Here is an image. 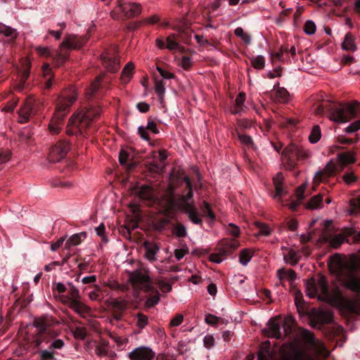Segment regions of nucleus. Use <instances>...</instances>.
Instances as JSON below:
<instances>
[{"instance_id": "1", "label": "nucleus", "mask_w": 360, "mask_h": 360, "mask_svg": "<svg viewBox=\"0 0 360 360\" xmlns=\"http://www.w3.org/2000/svg\"><path fill=\"white\" fill-rule=\"evenodd\" d=\"M265 336L276 340H285L278 356L271 350L270 342L266 341L261 347L257 360H292V315L271 318L266 326L262 329Z\"/></svg>"}, {"instance_id": "2", "label": "nucleus", "mask_w": 360, "mask_h": 360, "mask_svg": "<svg viewBox=\"0 0 360 360\" xmlns=\"http://www.w3.org/2000/svg\"><path fill=\"white\" fill-rule=\"evenodd\" d=\"M328 356L329 351L313 332L294 324V360H316Z\"/></svg>"}, {"instance_id": "3", "label": "nucleus", "mask_w": 360, "mask_h": 360, "mask_svg": "<svg viewBox=\"0 0 360 360\" xmlns=\"http://www.w3.org/2000/svg\"><path fill=\"white\" fill-rule=\"evenodd\" d=\"M77 94L74 88L65 90L58 96L54 117L49 125L51 133L53 134H59L63 119L68 113L70 106L77 100Z\"/></svg>"}, {"instance_id": "4", "label": "nucleus", "mask_w": 360, "mask_h": 360, "mask_svg": "<svg viewBox=\"0 0 360 360\" xmlns=\"http://www.w3.org/2000/svg\"><path fill=\"white\" fill-rule=\"evenodd\" d=\"M333 271L346 288L360 294V276L358 274L356 264L344 263L340 259H338Z\"/></svg>"}, {"instance_id": "5", "label": "nucleus", "mask_w": 360, "mask_h": 360, "mask_svg": "<svg viewBox=\"0 0 360 360\" xmlns=\"http://www.w3.org/2000/svg\"><path fill=\"white\" fill-rule=\"evenodd\" d=\"M294 304L295 305L297 312L300 316H308L311 322L312 326L320 327L326 323H329L333 321L332 315L324 311H318L315 308L310 307L301 297L300 291L296 290L294 288Z\"/></svg>"}, {"instance_id": "6", "label": "nucleus", "mask_w": 360, "mask_h": 360, "mask_svg": "<svg viewBox=\"0 0 360 360\" xmlns=\"http://www.w3.org/2000/svg\"><path fill=\"white\" fill-rule=\"evenodd\" d=\"M326 108L329 118L336 122H347L360 117V103L357 101L329 104Z\"/></svg>"}, {"instance_id": "7", "label": "nucleus", "mask_w": 360, "mask_h": 360, "mask_svg": "<svg viewBox=\"0 0 360 360\" xmlns=\"http://www.w3.org/2000/svg\"><path fill=\"white\" fill-rule=\"evenodd\" d=\"M355 155L356 153L353 151L338 153L339 165L331 160L322 170L316 174L314 184L318 185L321 182L326 181L329 177L334 176L337 171H342L347 165L354 163L356 162Z\"/></svg>"}, {"instance_id": "8", "label": "nucleus", "mask_w": 360, "mask_h": 360, "mask_svg": "<svg viewBox=\"0 0 360 360\" xmlns=\"http://www.w3.org/2000/svg\"><path fill=\"white\" fill-rule=\"evenodd\" d=\"M129 281L134 288L142 290L146 292H151V295L146 300V304L148 307L156 305L160 301V294L153 286V282L149 276L140 271H134L130 273Z\"/></svg>"}, {"instance_id": "9", "label": "nucleus", "mask_w": 360, "mask_h": 360, "mask_svg": "<svg viewBox=\"0 0 360 360\" xmlns=\"http://www.w3.org/2000/svg\"><path fill=\"white\" fill-rule=\"evenodd\" d=\"M101 109L99 105L89 104L81 111L78 112L72 120V124L77 126L81 133L86 131L94 122L100 117Z\"/></svg>"}, {"instance_id": "10", "label": "nucleus", "mask_w": 360, "mask_h": 360, "mask_svg": "<svg viewBox=\"0 0 360 360\" xmlns=\"http://www.w3.org/2000/svg\"><path fill=\"white\" fill-rule=\"evenodd\" d=\"M68 295L61 296L62 302L81 317L85 318L91 314V308L80 301L79 291L72 283H68Z\"/></svg>"}, {"instance_id": "11", "label": "nucleus", "mask_w": 360, "mask_h": 360, "mask_svg": "<svg viewBox=\"0 0 360 360\" xmlns=\"http://www.w3.org/2000/svg\"><path fill=\"white\" fill-rule=\"evenodd\" d=\"M89 37L86 35L79 36L77 34H68L60 44L61 51L56 52L54 59L57 65L63 64L68 60L69 53L67 49H80L88 41Z\"/></svg>"}, {"instance_id": "12", "label": "nucleus", "mask_w": 360, "mask_h": 360, "mask_svg": "<svg viewBox=\"0 0 360 360\" xmlns=\"http://www.w3.org/2000/svg\"><path fill=\"white\" fill-rule=\"evenodd\" d=\"M44 108V103L42 98L34 96H28L19 110V122H27L30 117L41 114Z\"/></svg>"}, {"instance_id": "13", "label": "nucleus", "mask_w": 360, "mask_h": 360, "mask_svg": "<svg viewBox=\"0 0 360 360\" xmlns=\"http://www.w3.org/2000/svg\"><path fill=\"white\" fill-rule=\"evenodd\" d=\"M284 176L281 172L273 179L274 186L275 187V193L273 194V198L283 207H286L289 210H292V194L286 191L283 186Z\"/></svg>"}, {"instance_id": "14", "label": "nucleus", "mask_w": 360, "mask_h": 360, "mask_svg": "<svg viewBox=\"0 0 360 360\" xmlns=\"http://www.w3.org/2000/svg\"><path fill=\"white\" fill-rule=\"evenodd\" d=\"M115 11L110 13L115 19H120L121 14L125 19L138 16L141 12V5L139 3L128 2L125 0H118Z\"/></svg>"}, {"instance_id": "15", "label": "nucleus", "mask_w": 360, "mask_h": 360, "mask_svg": "<svg viewBox=\"0 0 360 360\" xmlns=\"http://www.w3.org/2000/svg\"><path fill=\"white\" fill-rule=\"evenodd\" d=\"M239 246V243L235 239L224 238L217 246V252L210 255L212 262L220 263L227 256L231 255Z\"/></svg>"}, {"instance_id": "16", "label": "nucleus", "mask_w": 360, "mask_h": 360, "mask_svg": "<svg viewBox=\"0 0 360 360\" xmlns=\"http://www.w3.org/2000/svg\"><path fill=\"white\" fill-rule=\"evenodd\" d=\"M312 287L314 288V296H316L319 300L326 302L331 300L329 286L324 276H321L317 281L313 283Z\"/></svg>"}, {"instance_id": "17", "label": "nucleus", "mask_w": 360, "mask_h": 360, "mask_svg": "<svg viewBox=\"0 0 360 360\" xmlns=\"http://www.w3.org/2000/svg\"><path fill=\"white\" fill-rule=\"evenodd\" d=\"M70 149V144L66 141H59L53 145L49 154V160L52 162H60Z\"/></svg>"}, {"instance_id": "18", "label": "nucleus", "mask_w": 360, "mask_h": 360, "mask_svg": "<svg viewBox=\"0 0 360 360\" xmlns=\"http://www.w3.org/2000/svg\"><path fill=\"white\" fill-rule=\"evenodd\" d=\"M51 319L48 316L36 318L34 326L39 329L38 335L34 340L35 346L39 347L43 340V335L49 333V328L51 326Z\"/></svg>"}, {"instance_id": "19", "label": "nucleus", "mask_w": 360, "mask_h": 360, "mask_svg": "<svg viewBox=\"0 0 360 360\" xmlns=\"http://www.w3.org/2000/svg\"><path fill=\"white\" fill-rule=\"evenodd\" d=\"M155 356V353L147 347L136 348L129 354L131 360H153Z\"/></svg>"}, {"instance_id": "20", "label": "nucleus", "mask_w": 360, "mask_h": 360, "mask_svg": "<svg viewBox=\"0 0 360 360\" xmlns=\"http://www.w3.org/2000/svg\"><path fill=\"white\" fill-rule=\"evenodd\" d=\"M127 305V302L124 300L113 299L110 303L113 319L116 321L121 320Z\"/></svg>"}, {"instance_id": "21", "label": "nucleus", "mask_w": 360, "mask_h": 360, "mask_svg": "<svg viewBox=\"0 0 360 360\" xmlns=\"http://www.w3.org/2000/svg\"><path fill=\"white\" fill-rule=\"evenodd\" d=\"M277 277L279 283L285 289L291 292L292 290V269L285 268L277 271Z\"/></svg>"}, {"instance_id": "22", "label": "nucleus", "mask_w": 360, "mask_h": 360, "mask_svg": "<svg viewBox=\"0 0 360 360\" xmlns=\"http://www.w3.org/2000/svg\"><path fill=\"white\" fill-rule=\"evenodd\" d=\"M102 76L96 77L95 80L91 84L90 87L86 90V98L89 101L93 98H100L102 96Z\"/></svg>"}, {"instance_id": "23", "label": "nucleus", "mask_w": 360, "mask_h": 360, "mask_svg": "<svg viewBox=\"0 0 360 360\" xmlns=\"http://www.w3.org/2000/svg\"><path fill=\"white\" fill-rule=\"evenodd\" d=\"M311 158V152L304 146L297 145L294 143V161L297 164H304Z\"/></svg>"}, {"instance_id": "24", "label": "nucleus", "mask_w": 360, "mask_h": 360, "mask_svg": "<svg viewBox=\"0 0 360 360\" xmlns=\"http://www.w3.org/2000/svg\"><path fill=\"white\" fill-rule=\"evenodd\" d=\"M148 131H150L155 134H159V129L157 127V124L155 122L154 119L152 117H149L148 119L146 127L141 126L138 128L139 135L146 141L150 140V136L148 133Z\"/></svg>"}, {"instance_id": "25", "label": "nucleus", "mask_w": 360, "mask_h": 360, "mask_svg": "<svg viewBox=\"0 0 360 360\" xmlns=\"http://www.w3.org/2000/svg\"><path fill=\"white\" fill-rule=\"evenodd\" d=\"M184 211L187 214L188 219L195 224H202L201 216L193 204L186 202L184 205Z\"/></svg>"}, {"instance_id": "26", "label": "nucleus", "mask_w": 360, "mask_h": 360, "mask_svg": "<svg viewBox=\"0 0 360 360\" xmlns=\"http://www.w3.org/2000/svg\"><path fill=\"white\" fill-rule=\"evenodd\" d=\"M292 140H290L288 145L281 152V163L283 167L288 171L292 170Z\"/></svg>"}, {"instance_id": "27", "label": "nucleus", "mask_w": 360, "mask_h": 360, "mask_svg": "<svg viewBox=\"0 0 360 360\" xmlns=\"http://www.w3.org/2000/svg\"><path fill=\"white\" fill-rule=\"evenodd\" d=\"M103 63L108 72H116L120 69L119 60L108 53L101 56Z\"/></svg>"}, {"instance_id": "28", "label": "nucleus", "mask_w": 360, "mask_h": 360, "mask_svg": "<svg viewBox=\"0 0 360 360\" xmlns=\"http://www.w3.org/2000/svg\"><path fill=\"white\" fill-rule=\"evenodd\" d=\"M137 194L141 199L146 200L149 203H153L155 201L154 190L148 185H143L141 186Z\"/></svg>"}, {"instance_id": "29", "label": "nucleus", "mask_w": 360, "mask_h": 360, "mask_svg": "<svg viewBox=\"0 0 360 360\" xmlns=\"http://www.w3.org/2000/svg\"><path fill=\"white\" fill-rule=\"evenodd\" d=\"M178 34H171L166 38V48L169 51H179L180 53L185 52V48L178 42Z\"/></svg>"}, {"instance_id": "30", "label": "nucleus", "mask_w": 360, "mask_h": 360, "mask_svg": "<svg viewBox=\"0 0 360 360\" xmlns=\"http://www.w3.org/2000/svg\"><path fill=\"white\" fill-rule=\"evenodd\" d=\"M173 30H174L179 32V35H178V36L181 38V40L184 43H185V44L189 43V41L191 39L192 32L187 25H175L173 27Z\"/></svg>"}, {"instance_id": "31", "label": "nucleus", "mask_w": 360, "mask_h": 360, "mask_svg": "<svg viewBox=\"0 0 360 360\" xmlns=\"http://www.w3.org/2000/svg\"><path fill=\"white\" fill-rule=\"evenodd\" d=\"M42 75L44 77V86L46 90H49L53 85L52 79L53 75L52 70L48 63H45L42 66Z\"/></svg>"}, {"instance_id": "32", "label": "nucleus", "mask_w": 360, "mask_h": 360, "mask_svg": "<svg viewBox=\"0 0 360 360\" xmlns=\"http://www.w3.org/2000/svg\"><path fill=\"white\" fill-rule=\"evenodd\" d=\"M289 54L292 56V46L289 49L281 47L278 51H276L271 54V58L273 62L275 60H284L289 58Z\"/></svg>"}, {"instance_id": "33", "label": "nucleus", "mask_w": 360, "mask_h": 360, "mask_svg": "<svg viewBox=\"0 0 360 360\" xmlns=\"http://www.w3.org/2000/svg\"><path fill=\"white\" fill-rule=\"evenodd\" d=\"M134 65L132 63H128L122 71L120 80L122 84H126L129 83L133 75Z\"/></svg>"}, {"instance_id": "34", "label": "nucleus", "mask_w": 360, "mask_h": 360, "mask_svg": "<svg viewBox=\"0 0 360 360\" xmlns=\"http://www.w3.org/2000/svg\"><path fill=\"white\" fill-rule=\"evenodd\" d=\"M323 202V194H317L311 197L309 202L304 203V207L309 210L320 208Z\"/></svg>"}, {"instance_id": "35", "label": "nucleus", "mask_w": 360, "mask_h": 360, "mask_svg": "<svg viewBox=\"0 0 360 360\" xmlns=\"http://www.w3.org/2000/svg\"><path fill=\"white\" fill-rule=\"evenodd\" d=\"M200 210L202 212V216L204 217L209 218L211 222H214L216 220V215L212 210L210 203L206 201H203L202 205L200 206Z\"/></svg>"}, {"instance_id": "36", "label": "nucleus", "mask_w": 360, "mask_h": 360, "mask_svg": "<svg viewBox=\"0 0 360 360\" xmlns=\"http://www.w3.org/2000/svg\"><path fill=\"white\" fill-rule=\"evenodd\" d=\"M86 238V233L81 232L72 235L65 243V248L69 249L71 246L79 245Z\"/></svg>"}, {"instance_id": "37", "label": "nucleus", "mask_w": 360, "mask_h": 360, "mask_svg": "<svg viewBox=\"0 0 360 360\" xmlns=\"http://www.w3.org/2000/svg\"><path fill=\"white\" fill-rule=\"evenodd\" d=\"M307 184H302L300 186H299L296 190H294V198H296V200H294V212L295 211V208L298 204H302V200L304 198V192L306 189Z\"/></svg>"}, {"instance_id": "38", "label": "nucleus", "mask_w": 360, "mask_h": 360, "mask_svg": "<svg viewBox=\"0 0 360 360\" xmlns=\"http://www.w3.org/2000/svg\"><path fill=\"white\" fill-rule=\"evenodd\" d=\"M342 46L343 49L347 51H354L356 50V47L354 44V38L351 33L346 34Z\"/></svg>"}, {"instance_id": "39", "label": "nucleus", "mask_w": 360, "mask_h": 360, "mask_svg": "<svg viewBox=\"0 0 360 360\" xmlns=\"http://www.w3.org/2000/svg\"><path fill=\"white\" fill-rule=\"evenodd\" d=\"M129 154L127 151L122 150L119 155V162L120 165L125 166L128 171L133 169L136 164L134 162L128 163Z\"/></svg>"}, {"instance_id": "40", "label": "nucleus", "mask_w": 360, "mask_h": 360, "mask_svg": "<svg viewBox=\"0 0 360 360\" xmlns=\"http://www.w3.org/2000/svg\"><path fill=\"white\" fill-rule=\"evenodd\" d=\"M254 251L250 249H243L240 250L239 254V262L243 266H246L252 259Z\"/></svg>"}, {"instance_id": "41", "label": "nucleus", "mask_w": 360, "mask_h": 360, "mask_svg": "<svg viewBox=\"0 0 360 360\" xmlns=\"http://www.w3.org/2000/svg\"><path fill=\"white\" fill-rule=\"evenodd\" d=\"M237 136L242 144H243L248 148H255V143L251 136L247 134H243L239 131H237Z\"/></svg>"}, {"instance_id": "42", "label": "nucleus", "mask_w": 360, "mask_h": 360, "mask_svg": "<svg viewBox=\"0 0 360 360\" xmlns=\"http://www.w3.org/2000/svg\"><path fill=\"white\" fill-rule=\"evenodd\" d=\"M321 137V128L319 125L314 126L309 136V141L311 143H317Z\"/></svg>"}, {"instance_id": "43", "label": "nucleus", "mask_w": 360, "mask_h": 360, "mask_svg": "<svg viewBox=\"0 0 360 360\" xmlns=\"http://www.w3.org/2000/svg\"><path fill=\"white\" fill-rule=\"evenodd\" d=\"M57 354V352L50 349H43L39 352V356L40 360H55Z\"/></svg>"}, {"instance_id": "44", "label": "nucleus", "mask_w": 360, "mask_h": 360, "mask_svg": "<svg viewBox=\"0 0 360 360\" xmlns=\"http://www.w3.org/2000/svg\"><path fill=\"white\" fill-rule=\"evenodd\" d=\"M252 65L258 70H262L264 68L265 65V59L262 56H257L255 57H252L250 59Z\"/></svg>"}, {"instance_id": "45", "label": "nucleus", "mask_w": 360, "mask_h": 360, "mask_svg": "<svg viewBox=\"0 0 360 360\" xmlns=\"http://www.w3.org/2000/svg\"><path fill=\"white\" fill-rule=\"evenodd\" d=\"M173 233L179 238H184L187 236L185 226L181 223L176 224L173 227Z\"/></svg>"}, {"instance_id": "46", "label": "nucleus", "mask_w": 360, "mask_h": 360, "mask_svg": "<svg viewBox=\"0 0 360 360\" xmlns=\"http://www.w3.org/2000/svg\"><path fill=\"white\" fill-rule=\"evenodd\" d=\"M155 91L160 99H162L165 92V82L162 80L155 79Z\"/></svg>"}, {"instance_id": "47", "label": "nucleus", "mask_w": 360, "mask_h": 360, "mask_svg": "<svg viewBox=\"0 0 360 360\" xmlns=\"http://www.w3.org/2000/svg\"><path fill=\"white\" fill-rule=\"evenodd\" d=\"M0 34H3L6 37L15 38L16 37L15 30L11 27L6 26L0 22Z\"/></svg>"}, {"instance_id": "48", "label": "nucleus", "mask_w": 360, "mask_h": 360, "mask_svg": "<svg viewBox=\"0 0 360 360\" xmlns=\"http://www.w3.org/2000/svg\"><path fill=\"white\" fill-rule=\"evenodd\" d=\"M234 34L240 37L246 44H249L251 42V37L249 34L244 32L242 27H238L234 30Z\"/></svg>"}, {"instance_id": "49", "label": "nucleus", "mask_w": 360, "mask_h": 360, "mask_svg": "<svg viewBox=\"0 0 360 360\" xmlns=\"http://www.w3.org/2000/svg\"><path fill=\"white\" fill-rule=\"evenodd\" d=\"M226 231L229 235L232 236L235 238L238 237L240 234V228L232 223H230L227 225Z\"/></svg>"}, {"instance_id": "50", "label": "nucleus", "mask_w": 360, "mask_h": 360, "mask_svg": "<svg viewBox=\"0 0 360 360\" xmlns=\"http://www.w3.org/2000/svg\"><path fill=\"white\" fill-rule=\"evenodd\" d=\"M136 326L141 329L145 328L148 323V316L142 313H138L136 314Z\"/></svg>"}, {"instance_id": "51", "label": "nucleus", "mask_w": 360, "mask_h": 360, "mask_svg": "<svg viewBox=\"0 0 360 360\" xmlns=\"http://www.w3.org/2000/svg\"><path fill=\"white\" fill-rule=\"evenodd\" d=\"M303 30L307 34L311 35L315 33L316 26L314 21L309 20L304 23Z\"/></svg>"}, {"instance_id": "52", "label": "nucleus", "mask_w": 360, "mask_h": 360, "mask_svg": "<svg viewBox=\"0 0 360 360\" xmlns=\"http://www.w3.org/2000/svg\"><path fill=\"white\" fill-rule=\"evenodd\" d=\"M165 209L167 210H172L175 207L176 200L172 193L167 195L165 197Z\"/></svg>"}, {"instance_id": "53", "label": "nucleus", "mask_w": 360, "mask_h": 360, "mask_svg": "<svg viewBox=\"0 0 360 360\" xmlns=\"http://www.w3.org/2000/svg\"><path fill=\"white\" fill-rule=\"evenodd\" d=\"M256 226L259 229V234L264 236H268L271 233V230L266 224L257 221L255 222Z\"/></svg>"}, {"instance_id": "54", "label": "nucleus", "mask_w": 360, "mask_h": 360, "mask_svg": "<svg viewBox=\"0 0 360 360\" xmlns=\"http://www.w3.org/2000/svg\"><path fill=\"white\" fill-rule=\"evenodd\" d=\"M146 166L149 172L151 173L158 174L163 169V166L160 165L156 162H148Z\"/></svg>"}, {"instance_id": "55", "label": "nucleus", "mask_w": 360, "mask_h": 360, "mask_svg": "<svg viewBox=\"0 0 360 360\" xmlns=\"http://www.w3.org/2000/svg\"><path fill=\"white\" fill-rule=\"evenodd\" d=\"M360 129V120H356L345 129L346 133L351 134L358 131Z\"/></svg>"}, {"instance_id": "56", "label": "nucleus", "mask_w": 360, "mask_h": 360, "mask_svg": "<svg viewBox=\"0 0 360 360\" xmlns=\"http://www.w3.org/2000/svg\"><path fill=\"white\" fill-rule=\"evenodd\" d=\"M193 63L191 62V59L189 56H184L181 58V60L180 63V65L185 70H189L191 68Z\"/></svg>"}, {"instance_id": "57", "label": "nucleus", "mask_w": 360, "mask_h": 360, "mask_svg": "<svg viewBox=\"0 0 360 360\" xmlns=\"http://www.w3.org/2000/svg\"><path fill=\"white\" fill-rule=\"evenodd\" d=\"M344 240H345L344 237L342 236H340V234H338V236L333 237L331 239L330 244L333 248H338L342 244Z\"/></svg>"}, {"instance_id": "58", "label": "nucleus", "mask_w": 360, "mask_h": 360, "mask_svg": "<svg viewBox=\"0 0 360 360\" xmlns=\"http://www.w3.org/2000/svg\"><path fill=\"white\" fill-rule=\"evenodd\" d=\"M64 346V342L60 339H57L53 340L51 345L49 347V349H50L52 351H54V349H60Z\"/></svg>"}, {"instance_id": "59", "label": "nucleus", "mask_w": 360, "mask_h": 360, "mask_svg": "<svg viewBox=\"0 0 360 360\" xmlns=\"http://www.w3.org/2000/svg\"><path fill=\"white\" fill-rule=\"evenodd\" d=\"M342 179L347 184L349 185L355 182L357 179V177L353 173L347 172L342 176Z\"/></svg>"}, {"instance_id": "60", "label": "nucleus", "mask_w": 360, "mask_h": 360, "mask_svg": "<svg viewBox=\"0 0 360 360\" xmlns=\"http://www.w3.org/2000/svg\"><path fill=\"white\" fill-rule=\"evenodd\" d=\"M205 321L209 325L215 326L218 323L219 318L213 314H209L205 316Z\"/></svg>"}, {"instance_id": "61", "label": "nucleus", "mask_w": 360, "mask_h": 360, "mask_svg": "<svg viewBox=\"0 0 360 360\" xmlns=\"http://www.w3.org/2000/svg\"><path fill=\"white\" fill-rule=\"evenodd\" d=\"M276 94L283 101H285L289 96L288 91L283 87L278 88Z\"/></svg>"}, {"instance_id": "62", "label": "nucleus", "mask_w": 360, "mask_h": 360, "mask_svg": "<svg viewBox=\"0 0 360 360\" xmlns=\"http://www.w3.org/2000/svg\"><path fill=\"white\" fill-rule=\"evenodd\" d=\"M183 320V315L179 314L171 319L169 324L171 326H179L182 323Z\"/></svg>"}, {"instance_id": "63", "label": "nucleus", "mask_w": 360, "mask_h": 360, "mask_svg": "<svg viewBox=\"0 0 360 360\" xmlns=\"http://www.w3.org/2000/svg\"><path fill=\"white\" fill-rule=\"evenodd\" d=\"M158 250V247L153 245V247L148 248L146 251V257L149 259H154V257Z\"/></svg>"}, {"instance_id": "64", "label": "nucleus", "mask_w": 360, "mask_h": 360, "mask_svg": "<svg viewBox=\"0 0 360 360\" xmlns=\"http://www.w3.org/2000/svg\"><path fill=\"white\" fill-rule=\"evenodd\" d=\"M36 50H37V53L41 56H44V57H51V51L47 47L38 46L36 49Z\"/></svg>"}]
</instances>
